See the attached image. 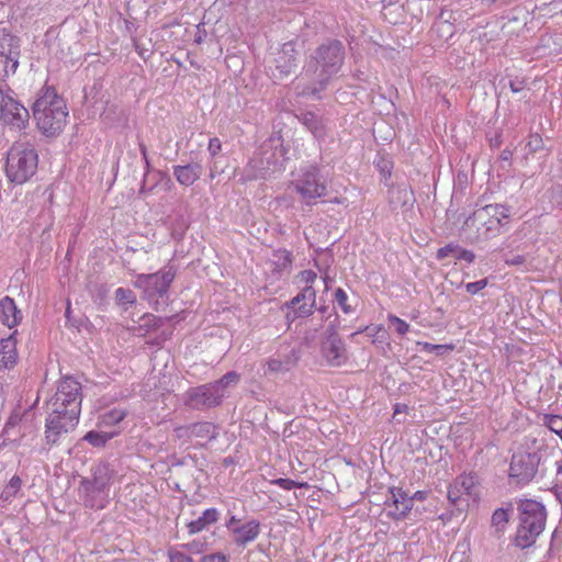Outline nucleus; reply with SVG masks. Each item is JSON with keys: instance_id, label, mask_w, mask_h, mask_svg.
I'll return each mask as SVG.
<instances>
[{"instance_id": "obj_1", "label": "nucleus", "mask_w": 562, "mask_h": 562, "mask_svg": "<svg viewBox=\"0 0 562 562\" xmlns=\"http://www.w3.org/2000/svg\"><path fill=\"white\" fill-rule=\"evenodd\" d=\"M81 402V384L71 376L61 379L56 393L47 403L52 409L45 424L47 445H56L63 434H68L76 428L80 417Z\"/></svg>"}, {"instance_id": "obj_2", "label": "nucleus", "mask_w": 562, "mask_h": 562, "mask_svg": "<svg viewBox=\"0 0 562 562\" xmlns=\"http://www.w3.org/2000/svg\"><path fill=\"white\" fill-rule=\"evenodd\" d=\"M344 58V45L337 40L328 41L317 47L304 67L303 77L307 79V83L301 93L319 99V93L340 70Z\"/></svg>"}, {"instance_id": "obj_3", "label": "nucleus", "mask_w": 562, "mask_h": 562, "mask_svg": "<svg viewBox=\"0 0 562 562\" xmlns=\"http://www.w3.org/2000/svg\"><path fill=\"white\" fill-rule=\"evenodd\" d=\"M509 216V209L502 204L477 207L464 221L461 234L470 244L488 240L501 234V229L508 222Z\"/></svg>"}, {"instance_id": "obj_4", "label": "nucleus", "mask_w": 562, "mask_h": 562, "mask_svg": "<svg viewBox=\"0 0 562 562\" xmlns=\"http://www.w3.org/2000/svg\"><path fill=\"white\" fill-rule=\"evenodd\" d=\"M32 110L38 130L46 136H56L66 125V103L53 88H46L34 102Z\"/></svg>"}, {"instance_id": "obj_5", "label": "nucleus", "mask_w": 562, "mask_h": 562, "mask_svg": "<svg viewBox=\"0 0 562 562\" xmlns=\"http://www.w3.org/2000/svg\"><path fill=\"white\" fill-rule=\"evenodd\" d=\"M517 509L519 512V525L515 537V544L526 549L535 544L537 538L543 531L547 512L541 503L532 499H520Z\"/></svg>"}, {"instance_id": "obj_6", "label": "nucleus", "mask_w": 562, "mask_h": 562, "mask_svg": "<svg viewBox=\"0 0 562 562\" xmlns=\"http://www.w3.org/2000/svg\"><path fill=\"white\" fill-rule=\"evenodd\" d=\"M38 155L30 142H15L7 155L5 175L10 182L23 184L36 172Z\"/></svg>"}, {"instance_id": "obj_7", "label": "nucleus", "mask_w": 562, "mask_h": 562, "mask_svg": "<svg viewBox=\"0 0 562 562\" xmlns=\"http://www.w3.org/2000/svg\"><path fill=\"white\" fill-rule=\"evenodd\" d=\"M177 269L168 263L155 273H140L133 282L134 286L140 289L147 300L164 297L175 280Z\"/></svg>"}, {"instance_id": "obj_8", "label": "nucleus", "mask_w": 562, "mask_h": 562, "mask_svg": "<svg viewBox=\"0 0 562 562\" xmlns=\"http://www.w3.org/2000/svg\"><path fill=\"white\" fill-rule=\"evenodd\" d=\"M292 186L307 205L315 204L317 199L327 193L326 181L321 175L319 168L313 165L302 169Z\"/></svg>"}, {"instance_id": "obj_9", "label": "nucleus", "mask_w": 562, "mask_h": 562, "mask_svg": "<svg viewBox=\"0 0 562 562\" xmlns=\"http://www.w3.org/2000/svg\"><path fill=\"white\" fill-rule=\"evenodd\" d=\"M541 461V454L538 451H517L512 456L508 476L517 484H528L531 482Z\"/></svg>"}, {"instance_id": "obj_10", "label": "nucleus", "mask_w": 562, "mask_h": 562, "mask_svg": "<svg viewBox=\"0 0 562 562\" xmlns=\"http://www.w3.org/2000/svg\"><path fill=\"white\" fill-rule=\"evenodd\" d=\"M273 143V139L266 140L255 153L245 170L247 179H265L278 169L279 159Z\"/></svg>"}, {"instance_id": "obj_11", "label": "nucleus", "mask_w": 562, "mask_h": 562, "mask_svg": "<svg viewBox=\"0 0 562 562\" xmlns=\"http://www.w3.org/2000/svg\"><path fill=\"white\" fill-rule=\"evenodd\" d=\"M477 477L474 473H463L454 479L448 488V499L458 509L462 510L463 505H468V499L476 501L479 497Z\"/></svg>"}, {"instance_id": "obj_12", "label": "nucleus", "mask_w": 562, "mask_h": 562, "mask_svg": "<svg viewBox=\"0 0 562 562\" xmlns=\"http://www.w3.org/2000/svg\"><path fill=\"white\" fill-rule=\"evenodd\" d=\"M224 393H216L210 383L190 387L183 395V404L195 411H206L221 405Z\"/></svg>"}, {"instance_id": "obj_13", "label": "nucleus", "mask_w": 562, "mask_h": 562, "mask_svg": "<svg viewBox=\"0 0 562 562\" xmlns=\"http://www.w3.org/2000/svg\"><path fill=\"white\" fill-rule=\"evenodd\" d=\"M0 120L10 127L25 128L30 120L29 110L12 95L4 94L2 89H0Z\"/></svg>"}, {"instance_id": "obj_14", "label": "nucleus", "mask_w": 562, "mask_h": 562, "mask_svg": "<svg viewBox=\"0 0 562 562\" xmlns=\"http://www.w3.org/2000/svg\"><path fill=\"white\" fill-rule=\"evenodd\" d=\"M390 494L391 497L385 501V505L393 509L387 513V516L394 520L404 519L413 508L412 498L401 487H391Z\"/></svg>"}, {"instance_id": "obj_15", "label": "nucleus", "mask_w": 562, "mask_h": 562, "mask_svg": "<svg viewBox=\"0 0 562 562\" xmlns=\"http://www.w3.org/2000/svg\"><path fill=\"white\" fill-rule=\"evenodd\" d=\"M293 308L296 317L311 316L316 306V291L313 286H304L297 295L286 303Z\"/></svg>"}, {"instance_id": "obj_16", "label": "nucleus", "mask_w": 562, "mask_h": 562, "mask_svg": "<svg viewBox=\"0 0 562 562\" xmlns=\"http://www.w3.org/2000/svg\"><path fill=\"white\" fill-rule=\"evenodd\" d=\"M112 481V472L106 463H99L92 468V479L83 480L82 485L88 493H104Z\"/></svg>"}, {"instance_id": "obj_17", "label": "nucleus", "mask_w": 562, "mask_h": 562, "mask_svg": "<svg viewBox=\"0 0 562 562\" xmlns=\"http://www.w3.org/2000/svg\"><path fill=\"white\" fill-rule=\"evenodd\" d=\"M387 201L390 207L395 211L398 209H411L415 203V195L412 188L403 182L391 186L387 191Z\"/></svg>"}, {"instance_id": "obj_18", "label": "nucleus", "mask_w": 562, "mask_h": 562, "mask_svg": "<svg viewBox=\"0 0 562 562\" xmlns=\"http://www.w3.org/2000/svg\"><path fill=\"white\" fill-rule=\"evenodd\" d=\"M274 63L276 70L279 72V78L286 77L296 69V50L292 42H288L282 45L274 58Z\"/></svg>"}, {"instance_id": "obj_19", "label": "nucleus", "mask_w": 562, "mask_h": 562, "mask_svg": "<svg viewBox=\"0 0 562 562\" xmlns=\"http://www.w3.org/2000/svg\"><path fill=\"white\" fill-rule=\"evenodd\" d=\"M322 353L331 366H340L345 361V344L339 335L326 337L322 344Z\"/></svg>"}, {"instance_id": "obj_20", "label": "nucleus", "mask_w": 562, "mask_h": 562, "mask_svg": "<svg viewBox=\"0 0 562 562\" xmlns=\"http://www.w3.org/2000/svg\"><path fill=\"white\" fill-rule=\"evenodd\" d=\"M203 167L199 162L173 166V176L180 184L186 187L192 186L201 177Z\"/></svg>"}, {"instance_id": "obj_21", "label": "nucleus", "mask_w": 562, "mask_h": 562, "mask_svg": "<svg viewBox=\"0 0 562 562\" xmlns=\"http://www.w3.org/2000/svg\"><path fill=\"white\" fill-rule=\"evenodd\" d=\"M260 532V522L258 520H250L245 525L233 528L234 542L239 547H245L247 543L254 541Z\"/></svg>"}, {"instance_id": "obj_22", "label": "nucleus", "mask_w": 562, "mask_h": 562, "mask_svg": "<svg viewBox=\"0 0 562 562\" xmlns=\"http://www.w3.org/2000/svg\"><path fill=\"white\" fill-rule=\"evenodd\" d=\"M22 315L15 302L10 296L0 300V322L9 328L14 327L21 321Z\"/></svg>"}, {"instance_id": "obj_23", "label": "nucleus", "mask_w": 562, "mask_h": 562, "mask_svg": "<svg viewBox=\"0 0 562 562\" xmlns=\"http://www.w3.org/2000/svg\"><path fill=\"white\" fill-rule=\"evenodd\" d=\"M297 360V352L294 349L289 355L270 358L267 360V371H265V374L289 372L296 364Z\"/></svg>"}, {"instance_id": "obj_24", "label": "nucleus", "mask_w": 562, "mask_h": 562, "mask_svg": "<svg viewBox=\"0 0 562 562\" xmlns=\"http://www.w3.org/2000/svg\"><path fill=\"white\" fill-rule=\"evenodd\" d=\"M449 256L454 257L457 260H463L468 263H472L475 260V254L472 250L464 249L453 243L447 244L436 252L437 260H443Z\"/></svg>"}, {"instance_id": "obj_25", "label": "nucleus", "mask_w": 562, "mask_h": 562, "mask_svg": "<svg viewBox=\"0 0 562 562\" xmlns=\"http://www.w3.org/2000/svg\"><path fill=\"white\" fill-rule=\"evenodd\" d=\"M218 517L220 513L216 508H207L198 519L187 524L189 533L194 535L204 530L210 525L215 524L218 520Z\"/></svg>"}, {"instance_id": "obj_26", "label": "nucleus", "mask_w": 562, "mask_h": 562, "mask_svg": "<svg viewBox=\"0 0 562 562\" xmlns=\"http://www.w3.org/2000/svg\"><path fill=\"white\" fill-rule=\"evenodd\" d=\"M15 345L13 336L0 340V369L11 368L16 362Z\"/></svg>"}, {"instance_id": "obj_27", "label": "nucleus", "mask_w": 562, "mask_h": 562, "mask_svg": "<svg viewBox=\"0 0 562 562\" xmlns=\"http://www.w3.org/2000/svg\"><path fill=\"white\" fill-rule=\"evenodd\" d=\"M20 38L10 31L0 29V56L13 54V50L21 52Z\"/></svg>"}, {"instance_id": "obj_28", "label": "nucleus", "mask_w": 562, "mask_h": 562, "mask_svg": "<svg viewBox=\"0 0 562 562\" xmlns=\"http://www.w3.org/2000/svg\"><path fill=\"white\" fill-rule=\"evenodd\" d=\"M119 430L111 431H98L90 430L83 437L82 440L87 441L94 448H103L112 438L119 435Z\"/></svg>"}, {"instance_id": "obj_29", "label": "nucleus", "mask_w": 562, "mask_h": 562, "mask_svg": "<svg viewBox=\"0 0 562 562\" xmlns=\"http://www.w3.org/2000/svg\"><path fill=\"white\" fill-rule=\"evenodd\" d=\"M300 121L304 126H306L312 132V134L315 137L321 138L325 135V126L323 120L318 117L315 113H302L300 116Z\"/></svg>"}, {"instance_id": "obj_30", "label": "nucleus", "mask_w": 562, "mask_h": 562, "mask_svg": "<svg viewBox=\"0 0 562 562\" xmlns=\"http://www.w3.org/2000/svg\"><path fill=\"white\" fill-rule=\"evenodd\" d=\"M193 438L211 441L216 438V427L210 422L192 423Z\"/></svg>"}, {"instance_id": "obj_31", "label": "nucleus", "mask_w": 562, "mask_h": 562, "mask_svg": "<svg viewBox=\"0 0 562 562\" xmlns=\"http://www.w3.org/2000/svg\"><path fill=\"white\" fill-rule=\"evenodd\" d=\"M21 52L13 50V54L0 56V76L5 78L14 75L19 67Z\"/></svg>"}, {"instance_id": "obj_32", "label": "nucleus", "mask_w": 562, "mask_h": 562, "mask_svg": "<svg viewBox=\"0 0 562 562\" xmlns=\"http://www.w3.org/2000/svg\"><path fill=\"white\" fill-rule=\"evenodd\" d=\"M272 262L279 273L289 272L292 266V255L285 249H278L272 255Z\"/></svg>"}, {"instance_id": "obj_33", "label": "nucleus", "mask_w": 562, "mask_h": 562, "mask_svg": "<svg viewBox=\"0 0 562 562\" xmlns=\"http://www.w3.org/2000/svg\"><path fill=\"white\" fill-rule=\"evenodd\" d=\"M126 416V412L121 408H113L99 417L98 426H115L122 422Z\"/></svg>"}, {"instance_id": "obj_34", "label": "nucleus", "mask_w": 562, "mask_h": 562, "mask_svg": "<svg viewBox=\"0 0 562 562\" xmlns=\"http://www.w3.org/2000/svg\"><path fill=\"white\" fill-rule=\"evenodd\" d=\"M240 380V375L236 371H229L224 374L220 380L215 382H211L210 384L214 386L216 393H224L225 389L229 386H235Z\"/></svg>"}, {"instance_id": "obj_35", "label": "nucleus", "mask_w": 562, "mask_h": 562, "mask_svg": "<svg viewBox=\"0 0 562 562\" xmlns=\"http://www.w3.org/2000/svg\"><path fill=\"white\" fill-rule=\"evenodd\" d=\"M20 420H21V417H20L19 414H12L8 418L5 425H4L3 429H2V432L0 435V440H1L0 441V447L1 446H5L9 441H16V440H19V438L21 436L18 435L15 438H10L9 437V431L10 430H14L15 427L18 426V424L20 423Z\"/></svg>"}, {"instance_id": "obj_36", "label": "nucleus", "mask_w": 562, "mask_h": 562, "mask_svg": "<svg viewBox=\"0 0 562 562\" xmlns=\"http://www.w3.org/2000/svg\"><path fill=\"white\" fill-rule=\"evenodd\" d=\"M115 301L119 305H133L136 303V295L131 289L117 288Z\"/></svg>"}, {"instance_id": "obj_37", "label": "nucleus", "mask_w": 562, "mask_h": 562, "mask_svg": "<svg viewBox=\"0 0 562 562\" xmlns=\"http://www.w3.org/2000/svg\"><path fill=\"white\" fill-rule=\"evenodd\" d=\"M173 435L182 443H189L193 439L192 424L176 426Z\"/></svg>"}, {"instance_id": "obj_38", "label": "nucleus", "mask_w": 562, "mask_h": 562, "mask_svg": "<svg viewBox=\"0 0 562 562\" xmlns=\"http://www.w3.org/2000/svg\"><path fill=\"white\" fill-rule=\"evenodd\" d=\"M492 525L496 528V531H502L508 521V513L504 508L496 509L492 515Z\"/></svg>"}, {"instance_id": "obj_39", "label": "nucleus", "mask_w": 562, "mask_h": 562, "mask_svg": "<svg viewBox=\"0 0 562 562\" xmlns=\"http://www.w3.org/2000/svg\"><path fill=\"white\" fill-rule=\"evenodd\" d=\"M22 480L18 475H13L9 481V484L5 486L2 496L7 501L16 495L19 490L21 488Z\"/></svg>"}, {"instance_id": "obj_40", "label": "nucleus", "mask_w": 562, "mask_h": 562, "mask_svg": "<svg viewBox=\"0 0 562 562\" xmlns=\"http://www.w3.org/2000/svg\"><path fill=\"white\" fill-rule=\"evenodd\" d=\"M272 484L278 485V486L282 487L283 490H288V491H290L294 487H297V488L308 487V484L306 482H296L291 479H283V477L273 480Z\"/></svg>"}, {"instance_id": "obj_41", "label": "nucleus", "mask_w": 562, "mask_h": 562, "mask_svg": "<svg viewBox=\"0 0 562 562\" xmlns=\"http://www.w3.org/2000/svg\"><path fill=\"white\" fill-rule=\"evenodd\" d=\"M389 323L394 326L395 331L400 336H404L409 330V324L395 315H389Z\"/></svg>"}, {"instance_id": "obj_42", "label": "nucleus", "mask_w": 562, "mask_h": 562, "mask_svg": "<svg viewBox=\"0 0 562 562\" xmlns=\"http://www.w3.org/2000/svg\"><path fill=\"white\" fill-rule=\"evenodd\" d=\"M419 345L424 351L434 352L437 356H442L447 350L453 349L451 345H435L430 342H422Z\"/></svg>"}, {"instance_id": "obj_43", "label": "nucleus", "mask_w": 562, "mask_h": 562, "mask_svg": "<svg viewBox=\"0 0 562 562\" xmlns=\"http://www.w3.org/2000/svg\"><path fill=\"white\" fill-rule=\"evenodd\" d=\"M347 293L341 288H338L335 291V301L340 306L344 313L349 314L352 312V307L347 303Z\"/></svg>"}, {"instance_id": "obj_44", "label": "nucleus", "mask_w": 562, "mask_h": 562, "mask_svg": "<svg viewBox=\"0 0 562 562\" xmlns=\"http://www.w3.org/2000/svg\"><path fill=\"white\" fill-rule=\"evenodd\" d=\"M527 147L529 153H537L543 148V140L539 134H531L529 136Z\"/></svg>"}, {"instance_id": "obj_45", "label": "nucleus", "mask_w": 562, "mask_h": 562, "mask_svg": "<svg viewBox=\"0 0 562 562\" xmlns=\"http://www.w3.org/2000/svg\"><path fill=\"white\" fill-rule=\"evenodd\" d=\"M297 278L305 286H313L317 274L313 270H303L299 273Z\"/></svg>"}, {"instance_id": "obj_46", "label": "nucleus", "mask_w": 562, "mask_h": 562, "mask_svg": "<svg viewBox=\"0 0 562 562\" xmlns=\"http://www.w3.org/2000/svg\"><path fill=\"white\" fill-rule=\"evenodd\" d=\"M488 284V281L486 278L484 279H481L479 281H475V282H470L465 285V289H467V292H469L470 294H476L479 293L481 290H483L484 288H486Z\"/></svg>"}, {"instance_id": "obj_47", "label": "nucleus", "mask_w": 562, "mask_h": 562, "mask_svg": "<svg viewBox=\"0 0 562 562\" xmlns=\"http://www.w3.org/2000/svg\"><path fill=\"white\" fill-rule=\"evenodd\" d=\"M168 557L170 562H193L189 555L180 551L169 550Z\"/></svg>"}, {"instance_id": "obj_48", "label": "nucleus", "mask_w": 562, "mask_h": 562, "mask_svg": "<svg viewBox=\"0 0 562 562\" xmlns=\"http://www.w3.org/2000/svg\"><path fill=\"white\" fill-rule=\"evenodd\" d=\"M199 562H228V558L225 554L217 552L202 557Z\"/></svg>"}, {"instance_id": "obj_49", "label": "nucleus", "mask_w": 562, "mask_h": 562, "mask_svg": "<svg viewBox=\"0 0 562 562\" xmlns=\"http://www.w3.org/2000/svg\"><path fill=\"white\" fill-rule=\"evenodd\" d=\"M222 143L217 137L210 139L207 149L213 158L220 153Z\"/></svg>"}, {"instance_id": "obj_50", "label": "nucleus", "mask_w": 562, "mask_h": 562, "mask_svg": "<svg viewBox=\"0 0 562 562\" xmlns=\"http://www.w3.org/2000/svg\"><path fill=\"white\" fill-rule=\"evenodd\" d=\"M526 261H527V257L524 255H516V256H513L512 258L505 259V263L507 266H522L526 263Z\"/></svg>"}, {"instance_id": "obj_51", "label": "nucleus", "mask_w": 562, "mask_h": 562, "mask_svg": "<svg viewBox=\"0 0 562 562\" xmlns=\"http://www.w3.org/2000/svg\"><path fill=\"white\" fill-rule=\"evenodd\" d=\"M509 88L514 93L521 92L525 89V81L519 79L510 80Z\"/></svg>"}, {"instance_id": "obj_52", "label": "nucleus", "mask_w": 562, "mask_h": 562, "mask_svg": "<svg viewBox=\"0 0 562 562\" xmlns=\"http://www.w3.org/2000/svg\"><path fill=\"white\" fill-rule=\"evenodd\" d=\"M139 151L142 154V157L144 159V162H145V169H146V172H145V176L149 172V169H150V162H149V159H148V156H147V147L144 143H139Z\"/></svg>"}, {"instance_id": "obj_53", "label": "nucleus", "mask_w": 562, "mask_h": 562, "mask_svg": "<svg viewBox=\"0 0 562 562\" xmlns=\"http://www.w3.org/2000/svg\"><path fill=\"white\" fill-rule=\"evenodd\" d=\"M337 322H338V315L335 313V318L333 322H330L326 328V337L338 335L337 333Z\"/></svg>"}, {"instance_id": "obj_54", "label": "nucleus", "mask_w": 562, "mask_h": 562, "mask_svg": "<svg viewBox=\"0 0 562 562\" xmlns=\"http://www.w3.org/2000/svg\"><path fill=\"white\" fill-rule=\"evenodd\" d=\"M376 166L385 179L391 177V166L387 161L382 160Z\"/></svg>"}, {"instance_id": "obj_55", "label": "nucleus", "mask_w": 562, "mask_h": 562, "mask_svg": "<svg viewBox=\"0 0 562 562\" xmlns=\"http://www.w3.org/2000/svg\"><path fill=\"white\" fill-rule=\"evenodd\" d=\"M409 498H412L413 504H414V501L423 502L427 498V492L426 491H417L412 496H409Z\"/></svg>"}, {"instance_id": "obj_56", "label": "nucleus", "mask_w": 562, "mask_h": 562, "mask_svg": "<svg viewBox=\"0 0 562 562\" xmlns=\"http://www.w3.org/2000/svg\"><path fill=\"white\" fill-rule=\"evenodd\" d=\"M512 157H513V151L508 148H505L499 155L501 160L508 162V165H510Z\"/></svg>"}, {"instance_id": "obj_57", "label": "nucleus", "mask_w": 562, "mask_h": 562, "mask_svg": "<svg viewBox=\"0 0 562 562\" xmlns=\"http://www.w3.org/2000/svg\"><path fill=\"white\" fill-rule=\"evenodd\" d=\"M238 522V519L235 516H232L229 520L226 522V527L233 531V528H236L235 526Z\"/></svg>"}, {"instance_id": "obj_58", "label": "nucleus", "mask_w": 562, "mask_h": 562, "mask_svg": "<svg viewBox=\"0 0 562 562\" xmlns=\"http://www.w3.org/2000/svg\"><path fill=\"white\" fill-rule=\"evenodd\" d=\"M222 171L218 170V166H216V161L212 164L210 167V177L214 178L216 173H221Z\"/></svg>"}, {"instance_id": "obj_59", "label": "nucleus", "mask_w": 562, "mask_h": 562, "mask_svg": "<svg viewBox=\"0 0 562 562\" xmlns=\"http://www.w3.org/2000/svg\"><path fill=\"white\" fill-rule=\"evenodd\" d=\"M502 144L501 136H496L495 138L491 139V146L498 147Z\"/></svg>"}, {"instance_id": "obj_60", "label": "nucleus", "mask_w": 562, "mask_h": 562, "mask_svg": "<svg viewBox=\"0 0 562 562\" xmlns=\"http://www.w3.org/2000/svg\"><path fill=\"white\" fill-rule=\"evenodd\" d=\"M318 312H319V313L325 317V316H326V314H328V312H329V307H328V306H325V305L319 306V307H318Z\"/></svg>"}, {"instance_id": "obj_61", "label": "nucleus", "mask_w": 562, "mask_h": 562, "mask_svg": "<svg viewBox=\"0 0 562 562\" xmlns=\"http://www.w3.org/2000/svg\"><path fill=\"white\" fill-rule=\"evenodd\" d=\"M4 402H5V397L2 394V384L0 383V409L3 407Z\"/></svg>"}, {"instance_id": "obj_62", "label": "nucleus", "mask_w": 562, "mask_h": 562, "mask_svg": "<svg viewBox=\"0 0 562 562\" xmlns=\"http://www.w3.org/2000/svg\"><path fill=\"white\" fill-rule=\"evenodd\" d=\"M188 548H189L191 551H194V550H198V544L193 542V543L188 544Z\"/></svg>"}, {"instance_id": "obj_63", "label": "nucleus", "mask_w": 562, "mask_h": 562, "mask_svg": "<svg viewBox=\"0 0 562 562\" xmlns=\"http://www.w3.org/2000/svg\"><path fill=\"white\" fill-rule=\"evenodd\" d=\"M18 435L20 436V432H14V430H10L9 431V437L10 438H15Z\"/></svg>"}, {"instance_id": "obj_64", "label": "nucleus", "mask_w": 562, "mask_h": 562, "mask_svg": "<svg viewBox=\"0 0 562 562\" xmlns=\"http://www.w3.org/2000/svg\"><path fill=\"white\" fill-rule=\"evenodd\" d=\"M195 42H196V43H201V42H202V35H201L200 33H199V35L196 36Z\"/></svg>"}]
</instances>
